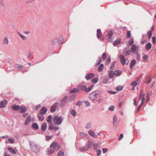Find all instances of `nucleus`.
Returning a JSON list of instances; mask_svg holds the SVG:
<instances>
[{
    "label": "nucleus",
    "mask_w": 156,
    "mask_h": 156,
    "mask_svg": "<svg viewBox=\"0 0 156 156\" xmlns=\"http://www.w3.org/2000/svg\"><path fill=\"white\" fill-rule=\"evenodd\" d=\"M145 98L144 97H143L141 101V103L140 104V105L138 106V107L137 108V110H136V112L138 113L140 110L142 105H143L144 101L145 100Z\"/></svg>",
    "instance_id": "nucleus-8"
},
{
    "label": "nucleus",
    "mask_w": 156,
    "mask_h": 156,
    "mask_svg": "<svg viewBox=\"0 0 156 156\" xmlns=\"http://www.w3.org/2000/svg\"><path fill=\"white\" fill-rule=\"evenodd\" d=\"M85 103L86 104V105L87 106H89L90 105V104L89 101H85Z\"/></svg>",
    "instance_id": "nucleus-63"
},
{
    "label": "nucleus",
    "mask_w": 156,
    "mask_h": 156,
    "mask_svg": "<svg viewBox=\"0 0 156 156\" xmlns=\"http://www.w3.org/2000/svg\"><path fill=\"white\" fill-rule=\"evenodd\" d=\"M102 59L101 57H99L98 60L97 61V62H96V64L97 65H99L100 64V63L101 62V61Z\"/></svg>",
    "instance_id": "nucleus-45"
},
{
    "label": "nucleus",
    "mask_w": 156,
    "mask_h": 156,
    "mask_svg": "<svg viewBox=\"0 0 156 156\" xmlns=\"http://www.w3.org/2000/svg\"><path fill=\"white\" fill-rule=\"evenodd\" d=\"M54 127L53 125L50 124L48 126V129L50 130H52L53 129Z\"/></svg>",
    "instance_id": "nucleus-46"
},
{
    "label": "nucleus",
    "mask_w": 156,
    "mask_h": 156,
    "mask_svg": "<svg viewBox=\"0 0 156 156\" xmlns=\"http://www.w3.org/2000/svg\"><path fill=\"white\" fill-rule=\"evenodd\" d=\"M140 55L139 54L137 53V57L136 59L137 60L140 61Z\"/></svg>",
    "instance_id": "nucleus-61"
},
{
    "label": "nucleus",
    "mask_w": 156,
    "mask_h": 156,
    "mask_svg": "<svg viewBox=\"0 0 156 156\" xmlns=\"http://www.w3.org/2000/svg\"><path fill=\"white\" fill-rule=\"evenodd\" d=\"M137 84H138L137 83V81H133L131 83V85L133 87H135L136 85H137Z\"/></svg>",
    "instance_id": "nucleus-43"
},
{
    "label": "nucleus",
    "mask_w": 156,
    "mask_h": 156,
    "mask_svg": "<svg viewBox=\"0 0 156 156\" xmlns=\"http://www.w3.org/2000/svg\"><path fill=\"white\" fill-rule=\"evenodd\" d=\"M101 153V151L100 150H98L97 151V154L98 156L100 155Z\"/></svg>",
    "instance_id": "nucleus-50"
},
{
    "label": "nucleus",
    "mask_w": 156,
    "mask_h": 156,
    "mask_svg": "<svg viewBox=\"0 0 156 156\" xmlns=\"http://www.w3.org/2000/svg\"><path fill=\"white\" fill-rule=\"evenodd\" d=\"M58 104V103L56 102L52 106L50 109V111L51 112H53L56 111V108Z\"/></svg>",
    "instance_id": "nucleus-9"
},
{
    "label": "nucleus",
    "mask_w": 156,
    "mask_h": 156,
    "mask_svg": "<svg viewBox=\"0 0 156 156\" xmlns=\"http://www.w3.org/2000/svg\"><path fill=\"white\" fill-rule=\"evenodd\" d=\"M108 79L107 78H106L102 80V83H108Z\"/></svg>",
    "instance_id": "nucleus-53"
},
{
    "label": "nucleus",
    "mask_w": 156,
    "mask_h": 156,
    "mask_svg": "<svg viewBox=\"0 0 156 156\" xmlns=\"http://www.w3.org/2000/svg\"><path fill=\"white\" fill-rule=\"evenodd\" d=\"M98 81V78H95L92 79L91 81L94 83H96Z\"/></svg>",
    "instance_id": "nucleus-38"
},
{
    "label": "nucleus",
    "mask_w": 156,
    "mask_h": 156,
    "mask_svg": "<svg viewBox=\"0 0 156 156\" xmlns=\"http://www.w3.org/2000/svg\"><path fill=\"white\" fill-rule=\"evenodd\" d=\"M82 102L80 101H78L76 103V105L77 106H80L81 105Z\"/></svg>",
    "instance_id": "nucleus-64"
},
{
    "label": "nucleus",
    "mask_w": 156,
    "mask_h": 156,
    "mask_svg": "<svg viewBox=\"0 0 156 156\" xmlns=\"http://www.w3.org/2000/svg\"><path fill=\"white\" fill-rule=\"evenodd\" d=\"M43 115H41L40 113L38 114L37 115V117L38 119L40 121H42L44 120V117L43 116Z\"/></svg>",
    "instance_id": "nucleus-26"
},
{
    "label": "nucleus",
    "mask_w": 156,
    "mask_h": 156,
    "mask_svg": "<svg viewBox=\"0 0 156 156\" xmlns=\"http://www.w3.org/2000/svg\"><path fill=\"white\" fill-rule=\"evenodd\" d=\"M67 98V97L66 96L61 101L60 106L62 107H63V106H64L65 105V103L66 101Z\"/></svg>",
    "instance_id": "nucleus-14"
},
{
    "label": "nucleus",
    "mask_w": 156,
    "mask_h": 156,
    "mask_svg": "<svg viewBox=\"0 0 156 156\" xmlns=\"http://www.w3.org/2000/svg\"><path fill=\"white\" fill-rule=\"evenodd\" d=\"M30 144L32 151L35 152L39 151L40 149L39 147L35 143L32 141L30 142Z\"/></svg>",
    "instance_id": "nucleus-5"
},
{
    "label": "nucleus",
    "mask_w": 156,
    "mask_h": 156,
    "mask_svg": "<svg viewBox=\"0 0 156 156\" xmlns=\"http://www.w3.org/2000/svg\"><path fill=\"white\" fill-rule=\"evenodd\" d=\"M121 40L118 39L115 40L113 42V44L114 45H118L120 42Z\"/></svg>",
    "instance_id": "nucleus-30"
},
{
    "label": "nucleus",
    "mask_w": 156,
    "mask_h": 156,
    "mask_svg": "<svg viewBox=\"0 0 156 156\" xmlns=\"http://www.w3.org/2000/svg\"><path fill=\"white\" fill-rule=\"evenodd\" d=\"M5 142L6 143H9L11 144H13L15 142V141L13 139L10 137L8 139V140H6Z\"/></svg>",
    "instance_id": "nucleus-28"
},
{
    "label": "nucleus",
    "mask_w": 156,
    "mask_h": 156,
    "mask_svg": "<svg viewBox=\"0 0 156 156\" xmlns=\"http://www.w3.org/2000/svg\"><path fill=\"white\" fill-rule=\"evenodd\" d=\"M114 108H115V107L113 105H112V106H111L109 107L108 108V110L109 111H114Z\"/></svg>",
    "instance_id": "nucleus-44"
},
{
    "label": "nucleus",
    "mask_w": 156,
    "mask_h": 156,
    "mask_svg": "<svg viewBox=\"0 0 156 156\" xmlns=\"http://www.w3.org/2000/svg\"><path fill=\"white\" fill-rule=\"evenodd\" d=\"M122 89L123 87L121 86H118L116 88V90L117 91L121 90Z\"/></svg>",
    "instance_id": "nucleus-41"
},
{
    "label": "nucleus",
    "mask_w": 156,
    "mask_h": 156,
    "mask_svg": "<svg viewBox=\"0 0 156 156\" xmlns=\"http://www.w3.org/2000/svg\"><path fill=\"white\" fill-rule=\"evenodd\" d=\"M104 68V65L101 63V64L98 66V69H97V70L99 72H101Z\"/></svg>",
    "instance_id": "nucleus-16"
},
{
    "label": "nucleus",
    "mask_w": 156,
    "mask_h": 156,
    "mask_svg": "<svg viewBox=\"0 0 156 156\" xmlns=\"http://www.w3.org/2000/svg\"><path fill=\"white\" fill-rule=\"evenodd\" d=\"M102 58L103 59H106L107 58V55L106 53H103L102 56Z\"/></svg>",
    "instance_id": "nucleus-48"
},
{
    "label": "nucleus",
    "mask_w": 156,
    "mask_h": 156,
    "mask_svg": "<svg viewBox=\"0 0 156 156\" xmlns=\"http://www.w3.org/2000/svg\"><path fill=\"white\" fill-rule=\"evenodd\" d=\"M119 57L120 59V61L121 63L124 65L126 64L125 61L126 59L124 58V56L122 55H121L119 56Z\"/></svg>",
    "instance_id": "nucleus-10"
},
{
    "label": "nucleus",
    "mask_w": 156,
    "mask_h": 156,
    "mask_svg": "<svg viewBox=\"0 0 156 156\" xmlns=\"http://www.w3.org/2000/svg\"><path fill=\"white\" fill-rule=\"evenodd\" d=\"M7 101L6 100H4L0 102V108L5 107L7 104Z\"/></svg>",
    "instance_id": "nucleus-12"
},
{
    "label": "nucleus",
    "mask_w": 156,
    "mask_h": 156,
    "mask_svg": "<svg viewBox=\"0 0 156 156\" xmlns=\"http://www.w3.org/2000/svg\"><path fill=\"white\" fill-rule=\"evenodd\" d=\"M19 110H20V112L21 113H23L26 111L27 110V108L26 107L22 106L20 107Z\"/></svg>",
    "instance_id": "nucleus-15"
},
{
    "label": "nucleus",
    "mask_w": 156,
    "mask_h": 156,
    "mask_svg": "<svg viewBox=\"0 0 156 156\" xmlns=\"http://www.w3.org/2000/svg\"><path fill=\"white\" fill-rule=\"evenodd\" d=\"M63 120V118L61 116H55L53 119V122L55 124L57 125L60 124Z\"/></svg>",
    "instance_id": "nucleus-3"
},
{
    "label": "nucleus",
    "mask_w": 156,
    "mask_h": 156,
    "mask_svg": "<svg viewBox=\"0 0 156 156\" xmlns=\"http://www.w3.org/2000/svg\"><path fill=\"white\" fill-rule=\"evenodd\" d=\"M145 94H144V92L143 90H140V94L139 99H140L142 97H144L145 96Z\"/></svg>",
    "instance_id": "nucleus-32"
},
{
    "label": "nucleus",
    "mask_w": 156,
    "mask_h": 156,
    "mask_svg": "<svg viewBox=\"0 0 156 156\" xmlns=\"http://www.w3.org/2000/svg\"><path fill=\"white\" fill-rule=\"evenodd\" d=\"M71 114L74 117H75L76 115V112L74 110H72L71 111Z\"/></svg>",
    "instance_id": "nucleus-37"
},
{
    "label": "nucleus",
    "mask_w": 156,
    "mask_h": 156,
    "mask_svg": "<svg viewBox=\"0 0 156 156\" xmlns=\"http://www.w3.org/2000/svg\"><path fill=\"white\" fill-rule=\"evenodd\" d=\"M9 42V41L7 37H5L3 40L2 44L4 45H7Z\"/></svg>",
    "instance_id": "nucleus-19"
},
{
    "label": "nucleus",
    "mask_w": 156,
    "mask_h": 156,
    "mask_svg": "<svg viewBox=\"0 0 156 156\" xmlns=\"http://www.w3.org/2000/svg\"><path fill=\"white\" fill-rule=\"evenodd\" d=\"M99 93L98 91H95L94 92L92 93L89 96V98L90 100L94 101L96 96Z\"/></svg>",
    "instance_id": "nucleus-7"
},
{
    "label": "nucleus",
    "mask_w": 156,
    "mask_h": 156,
    "mask_svg": "<svg viewBox=\"0 0 156 156\" xmlns=\"http://www.w3.org/2000/svg\"><path fill=\"white\" fill-rule=\"evenodd\" d=\"M125 54L126 55H128L130 54L131 52L130 50H129L125 51Z\"/></svg>",
    "instance_id": "nucleus-55"
},
{
    "label": "nucleus",
    "mask_w": 156,
    "mask_h": 156,
    "mask_svg": "<svg viewBox=\"0 0 156 156\" xmlns=\"http://www.w3.org/2000/svg\"><path fill=\"white\" fill-rule=\"evenodd\" d=\"M127 36L128 38L130 37V32L129 31H128L127 34Z\"/></svg>",
    "instance_id": "nucleus-60"
},
{
    "label": "nucleus",
    "mask_w": 156,
    "mask_h": 156,
    "mask_svg": "<svg viewBox=\"0 0 156 156\" xmlns=\"http://www.w3.org/2000/svg\"><path fill=\"white\" fill-rule=\"evenodd\" d=\"M136 63V61L135 60H133L131 61L130 63V65L131 66H134L135 65Z\"/></svg>",
    "instance_id": "nucleus-40"
},
{
    "label": "nucleus",
    "mask_w": 156,
    "mask_h": 156,
    "mask_svg": "<svg viewBox=\"0 0 156 156\" xmlns=\"http://www.w3.org/2000/svg\"><path fill=\"white\" fill-rule=\"evenodd\" d=\"M47 127V124L45 122L43 123L41 126V130L42 131H44Z\"/></svg>",
    "instance_id": "nucleus-17"
},
{
    "label": "nucleus",
    "mask_w": 156,
    "mask_h": 156,
    "mask_svg": "<svg viewBox=\"0 0 156 156\" xmlns=\"http://www.w3.org/2000/svg\"><path fill=\"white\" fill-rule=\"evenodd\" d=\"M117 117L116 116H115L113 118V123L114 125V124L115 122L117 121Z\"/></svg>",
    "instance_id": "nucleus-49"
},
{
    "label": "nucleus",
    "mask_w": 156,
    "mask_h": 156,
    "mask_svg": "<svg viewBox=\"0 0 156 156\" xmlns=\"http://www.w3.org/2000/svg\"><path fill=\"white\" fill-rule=\"evenodd\" d=\"M133 43L134 40L132 38L129 40L128 46H130L133 44Z\"/></svg>",
    "instance_id": "nucleus-36"
},
{
    "label": "nucleus",
    "mask_w": 156,
    "mask_h": 156,
    "mask_svg": "<svg viewBox=\"0 0 156 156\" xmlns=\"http://www.w3.org/2000/svg\"><path fill=\"white\" fill-rule=\"evenodd\" d=\"M91 122L87 123L86 124L85 128L87 129H89L91 128Z\"/></svg>",
    "instance_id": "nucleus-33"
},
{
    "label": "nucleus",
    "mask_w": 156,
    "mask_h": 156,
    "mask_svg": "<svg viewBox=\"0 0 156 156\" xmlns=\"http://www.w3.org/2000/svg\"><path fill=\"white\" fill-rule=\"evenodd\" d=\"M17 33L23 40L26 41L27 39V37L25 36L22 35L20 32H17Z\"/></svg>",
    "instance_id": "nucleus-22"
},
{
    "label": "nucleus",
    "mask_w": 156,
    "mask_h": 156,
    "mask_svg": "<svg viewBox=\"0 0 156 156\" xmlns=\"http://www.w3.org/2000/svg\"><path fill=\"white\" fill-rule=\"evenodd\" d=\"M123 134H121L120 135V136L118 138L119 140H121L123 137Z\"/></svg>",
    "instance_id": "nucleus-58"
},
{
    "label": "nucleus",
    "mask_w": 156,
    "mask_h": 156,
    "mask_svg": "<svg viewBox=\"0 0 156 156\" xmlns=\"http://www.w3.org/2000/svg\"><path fill=\"white\" fill-rule=\"evenodd\" d=\"M46 137L47 139H48V140H49L51 139V138L52 136H51L47 135V136H46Z\"/></svg>",
    "instance_id": "nucleus-62"
},
{
    "label": "nucleus",
    "mask_w": 156,
    "mask_h": 156,
    "mask_svg": "<svg viewBox=\"0 0 156 156\" xmlns=\"http://www.w3.org/2000/svg\"><path fill=\"white\" fill-rule=\"evenodd\" d=\"M98 144H94V149H96L98 148Z\"/></svg>",
    "instance_id": "nucleus-57"
},
{
    "label": "nucleus",
    "mask_w": 156,
    "mask_h": 156,
    "mask_svg": "<svg viewBox=\"0 0 156 156\" xmlns=\"http://www.w3.org/2000/svg\"><path fill=\"white\" fill-rule=\"evenodd\" d=\"M115 62H114L112 64L110 67V68L112 69H114L115 68Z\"/></svg>",
    "instance_id": "nucleus-47"
},
{
    "label": "nucleus",
    "mask_w": 156,
    "mask_h": 156,
    "mask_svg": "<svg viewBox=\"0 0 156 156\" xmlns=\"http://www.w3.org/2000/svg\"><path fill=\"white\" fill-rule=\"evenodd\" d=\"M8 149L10 152L13 154H15L16 153V152L15 150L10 147H8Z\"/></svg>",
    "instance_id": "nucleus-29"
},
{
    "label": "nucleus",
    "mask_w": 156,
    "mask_h": 156,
    "mask_svg": "<svg viewBox=\"0 0 156 156\" xmlns=\"http://www.w3.org/2000/svg\"><path fill=\"white\" fill-rule=\"evenodd\" d=\"M11 108L14 111H16L19 110L20 107L16 105H14L11 107Z\"/></svg>",
    "instance_id": "nucleus-20"
},
{
    "label": "nucleus",
    "mask_w": 156,
    "mask_h": 156,
    "mask_svg": "<svg viewBox=\"0 0 156 156\" xmlns=\"http://www.w3.org/2000/svg\"><path fill=\"white\" fill-rule=\"evenodd\" d=\"M32 127L35 130L39 128L38 126L36 123H34L32 125Z\"/></svg>",
    "instance_id": "nucleus-31"
},
{
    "label": "nucleus",
    "mask_w": 156,
    "mask_h": 156,
    "mask_svg": "<svg viewBox=\"0 0 156 156\" xmlns=\"http://www.w3.org/2000/svg\"><path fill=\"white\" fill-rule=\"evenodd\" d=\"M113 35V33L112 31H110L108 33V35L109 36H112Z\"/></svg>",
    "instance_id": "nucleus-54"
},
{
    "label": "nucleus",
    "mask_w": 156,
    "mask_h": 156,
    "mask_svg": "<svg viewBox=\"0 0 156 156\" xmlns=\"http://www.w3.org/2000/svg\"><path fill=\"white\" fill-rule=\"evenodd\" d=\"M52 119V116L51 115H49L47 117V121L48 123H50Z\"/></svg>",
    "instance_id": "nucleus-34"
},
{
    "label": "nucleus",
    "mask_w": 156,
    "mask_h": 156,
    "mask_svg": "<svg viewBox=\"0 0 156 156\" xmlns=\"http://www.w3.org/2000/svg\"><path fill=\"white\" fill-rule=\"evenodd\" d=\"M122 73V72L119 70H116L115 71L110 70L109 71V76L110 78H113L114 76H119Z\"/></svg>",
    "instance_id": "nucleus-2"
},
{
    "label": "nucleus",
    "mask_w": 156,
    "mask_h": 156,
    "mask_svg": "<svg viewBox=\"0 0 156 156\" xmlns=\"http://www.w3.org/2000/svg\"><path fill=\"white\" fill-rule=\"evenodd\" d=\"M80 135L81 136L86 137L88 136V135L87 134H85L83 133L80 132Z\"/></svg>",
    "instance_id": "nucleus-39"
},
{
    "label": "nucleus",
    "mask_w": 156,
    "mask_h": 156,
    "mask_svg": "<svg viewBox=\"0 0 156 156\" xmlns=\"http://www.w3.org/2000/svg\"><path fill=\"white\" fill-rule=\"evenodd\" d=\"M152 45L151 43L148 42L146 45V49L147 50H149L150 49Z\"/></svg>",
    "instance_id": "nucleus-27"
},
{
    "label": "nucleus",
    "mask_w": 156,
    "mask_h": 156,
    "mask_svg": "<svg viewBox=\"0 0 156 156\" xmlns=\"http://www.w3.org/2000/svg\"><path fill=\"white\" fill-rule=\"evenodd\" d=\"M153 42L154 44H156V37H153L152 38Z\"/></svg>",
    "instance_id": "nucleus-51"
},
{
    "label": "nucleus",
    "mask_w": 156,
    "mask_h": 156,
    "mask_svg": "<svg viewBox=\"0 0 156 156\" xmlns=\"http://www.w3.org/2000/svg\"><path fill=\"white\" fill-rule=\"evenodd\" d=\"M92 144V142L91 141H89L88 143L86 144L85 146L83 148H80V151H86L88 150Z\"/></svg>",
    "instance_id": "nucleus-6"
},
{
    "label": "nucleus",
    "mask_w": 156,
    "mask_h": 156,
    "mask_svg": "<svg viewBox=\"0 0 156 156\" xmlns=\"http://www.w3.org/2000/svg\"><path fill=\"white\" fill-rule=\"evenodd\" d=\"M97 32V37L98 39H99L102 34L101 30L99 29H98Z\"/></svg>",
    "instance_id": "nucleus-18"
},
{
    "label": "nucleus",
    "mask_w": 156,
    "mask_h": 156,
    "mask_svg": "<svg viewBox=\"0 0 156 156\" xmlns=\"http://www.w3.org/2000/svg\"><path fill=\"white\" fill-rule=\"evenodd\" d=\"M64 153L63 152L61 151H60L58 152V156H63Z\"/></svg>",
    "instance_id": "nucleus-42"
},
{
    "label": "nucleus",
    "mask_w": 156,
    "mask_h": 156,
    "mask_svg": "<svg viewBox=\"0 0 156 156\" xmlns=\"http://www.w3.org/2000/svg\"><path fill=\"white\" fill-rule=\"evenodd\" d=\"M94 85H92L90 87L88 88H87L85 85L83 84L80 85L79 86V88L80 90H84L85 92H89L91 90L92 87H94Z\"/></svg>",
    "instance_id": "nucleus-4"
},
{
    "label": "nucleus",
    "mask_w": 156,
    "mask_h": 156,
    "mask_svg": "<svg viewBox=\"0 0 156 156\" xmlns=\"http://www.w3.org/2000/svg\"><path fill=\"white\" fill-rule=\"evenodd\" d=\"M31 119V117L30 115H29L28 116V117L27 118V119L26 120L25 124V125H27L30 122Z\"/></svg>",
    "instance_id": "nucleus-24"
},
{
    "label": "nucleus",
    "mask_w": 156,
    "mask_h": 156,
    "mask_svg": "<svg viewBox=\"0 0 156 156\" xmlns=\"http://www.w3.org/2000/svg\"><path fill=\"white\" fill-rule=\"evenodd\" d=\"M89 134L92 136L97 138V136L95 135V133L92 130H90L88 131Z\"/></svg>",
    "instance_id": "nucleus-21"
},
{
    "label": "nucleus",
    "mask_w": 156,
    "mask_h": 156,
    "mask_svg": "<svg viewBox=\"0 0 156 156\" xmlns=\"http://www.w3.org/2000/svg\"><path fill=\"white\" fill-rule=\"evenodd\" d=\"M76 91L77 92H78L79 91V89L77 88H74L73 89H72L70 91V93H72Z\"/></svg>",
    "instance_id": "nucleus-35"
},
{
    "label": "nucleus",
    "mask_w": 156,
    "mask_h": 156,
    "mask_svg": "<svg viewBox=\"0 0 156 156\" xmlns=\"http://www.w3.org/2000/svg\"><path fill=\"white\" fill-rule=\"evenodd\" d=\"M59 148V147L58 143L53 142L50 145V148L48 149V154H50L53 153L55 150H58Z\"/></svg>",
    "instance_id": "nucleus-1"
},
{
    "label": "nucleus",
    "mask_w": 156,
    "mask_h": 156,
    "mask_svg": "<svg viewBox=\"0 0 156 156\" xmlns=\"http://www.w3.org/2000/svg\"><path fill=\"white\" fill-rule=\"evenodd\" d=\"M152 31H150L148 32V35L149 38H151L152 35Z\"/></svg>",
    "instance_id": "nucleus-59"
},
{
    "label": "nucleus",
    "mask_w": 156,
    "mask_h": 156,
    "mask_svg": "<svg viewBox=\"0 0 156 156\" xmlns=\"http://www.w3.org/2000/svg\"><path fill=\"white\" fill-rule=\"evenodd\" d=\"M151 76L150 75L146 77L145 82L146 83H150L151 81Z\"/></svg>",
    "instance_id": "nucleus-25"
},
{
    "label": "nucleus",
    "mask_w": 156,
    "mask_h": 156,
    "mask_svg": "<svg viewBox=\"0 0 156 156\" xmlns=\"http://www.w3.org/2000/svg\"><path fill=\"white\" fill-rule=\"evenodd\" d=\"M143 59L145 61L147 60L148 59V56L147 55H144L143 56Z\"/></svg>",
    "instance_id": "nucleus-52"
},
{
    "label": "nucleus",
    "mask_w": 156,
    "mask_h": 156,
    "mask_svg": "<svg viewBox=\"0 0 156 156\" xmlns=\"http://www.w3.org/2000/svg\"><path fill=\"white\" fill-rule=\"evenodd\" d=\"M108 92L111 94H114L116 93V92H113L112 90H108Z\"/></svg>",
    "instance_id": "nucleus-56"
},
{
    "label": "nucleus",
    "mask_w": 156,
    "mask_h": 156,
    "mask_svg": "<svg viewBox=\"0 0 156 156\" xmlns=\"http://www.w3.org/2000/svg\"><path fill=\"white\" fill-rule=\"evenodd\" d=\"M136 49L137 47L136 45L135 44H133L131 47V51L132 52H134L136 51Z\"/></svg>",
    "instance_id": "nucleus-23"
},
{
    "label": "nucleus",
    "mask_w": 156,
    "mask_h": 156,
    "mask_svg": "<svg viewBox=\"0 0 156 156\" xmlns=\"http://www.w3.org/2000/svg\"><path fill=\"white\" fill-rule=\"evenodd\" d=\"M47 111V109L45 107H43L40 110V113L41 115L45 114Z\"/></svg>",
    "instance_id": "nucleus-13"
},
{
    "label": "nucleus",
    "mask_w": 156,
    "mask_h": 156,
    "mask_svg": "<svg viewBox=\"0 0 156 156\" xmlns=\"http://www.w3.org/2000/svg\"><path fill=\"white\" fill-rule=\"evenodd\" d=\"M94 74L90 73L87 74L85 77V79L87 80H90L94 77Z\"/></svg>",
    "instance_id": "nucleus-11"
}]
</instances>
